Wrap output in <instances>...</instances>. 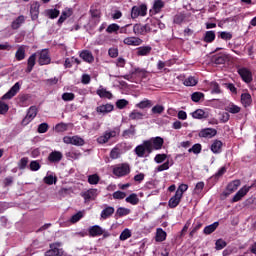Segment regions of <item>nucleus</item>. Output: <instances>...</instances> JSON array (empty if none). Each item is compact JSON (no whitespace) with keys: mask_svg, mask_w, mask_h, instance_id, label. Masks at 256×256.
Segmentation results:
<instances>
[{"mask_svg":"<svg viewBox=\"0 0 256 256\" xmlns=\"http://www.w3.org/2000/svg\"><path fill=\"white\" fill-rule=\"evenodd\" d=\"M121 133V127L117 126L113 129L106 130L102 136L97 138V143L100 145H105V143H109V139H113L115 137H119Z\"/></svg>","mask_w":256,"mask_h":256,"instance_id":"f257e3e1","label":"nucleus"},{"mask_svg":"<svg viewBox=\"0 0 256 256\" xmlns=\"http://www.w3.org/2000/svg\"><path fill=\"white\" fill-rule=\"evenodd\" d=\"M113 175L116 177H127L131 173V166L129 163H121L113 166Z\"/></svg>","mask_w":256,"mask_h":256,"instance_id":"f03ea898","label":"nucleus"},{"mask_svg":"<svg viewBox=\"0 0 256 256\" xmlns=\"http://www.w3.org/2000/svg\"><path fill=\"white\" fill-rule=\"evenodd\" d=\"M164 143L165 141L163 138L158 136L150 140H146V147L151 151V153H153V151H159V149H162Z\"/></svg>","mask_w":256,"mask_h":256,"instance_id":"7ed1b4c3","label":"nucleus"},{"mask_svg":"<svg viewBox=\"0 0 256 256\" xmlns=\"http://www.w3.org/2000/svg\"><path fill=\"white\" fill-rule=\"evenodd\" d=\"M147 15V6L145 4H142L140 6H134L131 10V18L137 19V17H145Z\"/></svg>","mask_w":256,"mask_h":256,"instance_id":"20e7f679","label":"nucleus"},{"mask_svg":"<svg viewBox=\"0 0 256 256\" xmlns=\"http://www.w3.org/2000/svg\"><path fill=\"white\" fill-rule=\"evenodd\" d=\"M37 113H39V110L37 109V106H31L28 109L26 117L22 120V125H29L35 117H37Z\"/></svg>","mask_w":256,"mask_h":256,"instance_id":"39448f33","label":"nucleus"},{"mask_svg":"<svg viewBox=\"0 0 256 256\" xmlns=\"http://www.w3.org/2000/svg\"><path fill=\"white\" fill-rule=\"evenodd\" d=\"M20 89H21V84L19 82H16L10 88V90L2 96V98H1L2 101H6L8 99H13V97H15V95H17V93H19Z\"/></svg>","mask_w":256,"mask_h":256,"instance_id":"423d86ee","label":"nucleus"},{"mask_svg":"<svg viewBox=\"0 0 256 256\" xmlns=\"http://www.w3.org/2000/svg\"><path fill=\"white\" fill-rule=\"evenodd\" d=\"M238 75H240L241 79L244 81V83H251L253 81V74L251 73V70L242 67L237 70Z\"/></svg>","mask_w":256,"mask_h":256,"instance_id":"0eeeda50","label":"nucleus"},{"mask_svg":"<svg viewBox=\"0 0 256 256\" xmlns=\"http://www.w3.org/2000/svg\"><path fill=\"white\" fill-rule=\"evenodd\" d=\"M134 152L137 157H147V155H151V151L149 150V148H147V141H144L142 144L136 146Z\"/></svg>","mask_w":256,"mask_h":256,"instance_id":"6e6552de","label":"nucleus"},{"mask_svg":"<svg viewBox=\"0 0 256 256\" xmlns=\"http://www.w3.org/2000/svg\"><path fill=\"white\" fill-rule=\"evenodd\" d=\"M133 33L136 35H147V33H151V26L149 24H135L133 26Z\"/></svg>","mask_w":256,"mask_h":256,"instance_id":"1a4fd4ad","label":"nucleus"},{"mask_svg":"<svg viewBox=\"0 0 256 256\" xmlns=\"http://www.w3.org/2000/svg\"><path fill=\"white\" fill-rule=\"evenodd\" d=\"M51 63V56H49V50L43 49L39 52L38 64L40 66L49 65Z\"/></svg>","mask_w":256,"mask_h":256,"instance_id":"9d476101","label":"nucleus"},{"mask_svg":"<svg viewBox=\"0 0 256 256\" xmlns=\"http://www.w3.org/2000/svg\"><path fill=\"white\" fill-rule=\"evenodd\" d=\"M60 247L59 243L50 244V249L46 251L45 256H63V250Z\"/></svg>","mask_w":256,"mask_h":256,"instance_id":"9b49d317","label":"nucleus"},{"mask_svg":"<svg viewBox=\"0 0 256 256\" xmlns=\"http://www.w3.org/2000/svg\"><path fill=\"white\" fill-rule=\"evenodd\" d=\"M215 135H217V129L214 128H204L198 133V136L204 139H213Z\"/></svg>","mask_w":256,"mask_h":256,"instance_id":"f8f14e48","label":"nucleus"},{"mask_svg":"<svg viewBox=\"0 0 256 256\" xmlns=\"http://www.w3.org/2000/svg\"><path fill=\"white\" fill-rule=\"evenodd\" d=\"M124 45H130L132 47H139V45H143V41L139 37L130 36L126 37L123 40Z\"/></svg>","mask_w":256,"mask_h":256,"instance_id":"ddd939ff","label":"nucleus"},{"mask_svg":"<svg viewBox=\"0 0 256 256\" xmlns=\"http://www.w3.org/2000/svg\"><path fill=\"white\" fill-rule=\"evenodd\" d=\"M251 187L250 186H244L242 187L233 197L232 202L233 203H237V201H241V199H243V197H245L247 195V193H249Z\"/></svg>","mask_w":256,"mask_h":256,"instance_id":"4468645a","label":"nucleus"},{"mask_svg":"<svg viewBox=\"0 0 256 256\" xmlns=\"http://www.w3.org/2000/svg\"><path fill=\"white\" fill-rule=\"evenodd\" d=\"M115 213V208L113 206L104 205L103 210L101 211L100 217L104 221L109 219Z\"/></svg>","mask_w":256,"mask_h":256,"instance_id":"2eb2a0df","label":"nucleus"},{"mask_svg":"<svg viewBox=\"0 0 256 256\" xmlns=\"http://www.w3.org/2000/svg\"><path fill=\"white\" fill-rule=\"evenodd\" d=\"M80 59L85 61V63H93L95 61V57L93 56V53L89 50H82L79 53Z\"/></svg>","mask_w":256,"mask_h":256,"instance_id":"dca6fc26","label":"nucleus"},{"mask_svg":"<svg viewBox=\"0 0 256 256\" xmlns=\"http://www.w3.org/2000/svg\"><path fill=\"white\" fill-rule=\"evenodd\" d=\"M39 7H41V4L39 2L32 3L30 7L32 21H36V19H39Z\"/></svg>","mask_w":256,"mask_h":256,"instance_id":"f3484780","label":"nucleus"},{"mask_svg":"<svg viewBox=\"0 0 256 256\" xmlns=\"http://www.w3.org/2000/svg\"><path fill=\"white\" fill-rule=\"evenodd\" d=\"M65 143H70V145L83 146L85 145V140L79 136L66 137Z\"/></svg>","mask_w":256,"mask_h":256,"instance_id":"a211bd4d","label":"nucleus"},{"mask_svg":"<svg viewBox=\"0 0 256 256\" xmlns=\"http://www.w3.org/2000/svg\"><path fill=\"white\" fill-rule=\"evenodd\" d=\"M88 232L90 237H100V235H103V233H105V230L99 225H94L89 228Z\"/></svg>","mask_w":256,"mask_h":256,"instance_id":"6ab92c4d","label":"nucleus"},{"mask_svg":"<svg viewBox=\"0 0 256 256\" xmlns=\"http://www.w3.org/2000/svg\"><path fill=\"white\" fill-rule=\"evenodd\" d=\"M26 50H27V46H25V45H21L18 47V49L16 50V53H15L16 61H23V59H25V57H27Z\"/></svg>","mask_w":256,"mask_h":256,"instance_id":"aec40b11","label":"nucleus"},{"mask_svg":"<svg viewBox=\"0 0 256 256\" xmlns=\"http://www.w3.org/2000/svg\"><path fill=\"white\" fill-rule=\"evenodd\" d=\"M37 63V53H33L27 60V68L26 73H31L33 71V67H35Z\"/></svg>","mask_w":256,"mask_h":256,"instance_id":"412c9836","label":"nucleus"},{"mask_svg":"<svg viewBox=\"0 0 256 256\" xmlns=\"http://www.w3.org/2000/svg\"><path fill=\"white\" fill-rule=\"evenodd\" d=\"M181 199H183V197L179 194H176L175 192L174 196H172L168 201V206L170 207V209H175V207L179 206V203H181Z\"/></svg>","mask_w":256,"mask_h":256,"instance_id":"4be33fe9","label":"nucleus"},{"mask_svg":"<svg viewBox=\"0 0 256 256\" xmlns=\"http://www.w3.org/2000/svg\"><path fill=\"white\" fill-rule=\"evenodd\" d=\"M114 106L112 104H104L100 105L96 108L97 113L100 115H107V113H111L113 111Z\"/></svg>","mask_w":256,"mask_h":256,"instance_id":"5701e85b","label":"nucleus"},{"mask_svg":"<svg viewBox=\"0 0 256 256\" xmlns=\"http://www.w3.org/2000/svg\"><path fill=\"white\" fill-rule=\"evenodd\" d=\"M212 153L219 155L223 149V142L221 140H214L210 147Z\"/></svg>","mask_w":256,"mask_h":256,"instance_id":"b1692460","label":"nucleus"},{"mask_svg":"<svg viewBox=\"0 0 256 256\" xmlns=\"http://www.w3.org/2000/svg\"><path fill=\"white\" fill-rule=\"evenodd\" d=\"M63 159V153L59 151H53L48 156L49 163H59Z\"/></svg>","mask_w":256,"mask_h":256,"instance_id":"393cba45","label":"nucleus"},{"mask_svg":"<svg viewBox=\"0 0 256 256\" xmlns=\"http://www.w3.org/2000/svg\"><path fill=\"white\" fill-rule=\"evenodd\" d=\"M85 201H94L97 198V189H90L82 194Z\"/></svg>","mask_w":256,"mask_h":256,"instance_id":"a878e982","label":"nucleus"},{"mask_svg":"<svg viewBox=\"0 0 256 256\" xmlns=\"http://www.w3.org/2000/svg\"><path fill=\"white\" fill-rule=\"evenodd\" d=\"M152 49L153 48H151V46L138 47L136 50V55H138V57H145L151 53Z\"/></svg>","mask_w":256,"mask_h":256,"instance_id":"bb28decb","label":"nucleus"},{"mask_svg":"<svg viewBox=\"0 0 256 256\" xmlns=\"http://www.w3.org/2000/svg\"><path fill=\"white\" fill-rule=\"evenodd\" d=\"M97 95L101 97V99H113V94L110 91H107V89L100 87L96 91Z\"/></svg>","mask_w":256,"mask_h":256,"instance_id":"cd10ccee","label":"nucleus"},{"mask_svg":"<svg viewBox=\"0 0 256 256\" xmlns=\"http://www.w3.org/2000/svg\"><path fill=\"white\" fill-rule=\"evenodd\" d=\"M23 23H25V16L20 15L11 23V29L16 31Z\"/></svg>","mask_w":256,"mask_h":256,"instance_id":"c85d7f7f","label":"nucleus"},{"mask_svg":"<svg viewBox=\"0 0 256 256\" xmlns=\"http://www.w3.org/2000/svg\"><path fill=\"white\" fill-rule=\"evenodd\" d=\"M129 119L132 121H141L145 119V114H143V112H139L138 110H133L129 114Z\"/></svg>","mask_w":256,"mask_h":256,"instance_id":"c756f323","label":"nucleus"},{"mask_svg":"<svg viewBox=\"0 0 256 256\" xmlns=\"http://www.w3.org/2000/svg\"><path fill=\"white\" fill-rule=\"evenodd\" d=\"M229 61V55L227 54H220L214 57V63L216 65H225Z\"/></svg>","mask_w":256,"mask_h":256,"instance_id":"7c9ffc66","label":"nucleus"},{"mask_svg":"<svg viewBox=\"0 0 256 256\" xmlns=\"http://www.w3.org/2000/svg\"><path fill=\"white\" fill-rule=\"evenodd\" d=\"M136 133L137 130L135 129V125H131L129 129L123 131L122 137H124L125 139H129L131 137H135Z\"/></svg>","mask_w":256,"mask_h":256,"instance_id":"2f4dec72","label":"nucleus"},{"mask_svg":"<svg viewBox=\"0 0 256 256\" xmlns=\"http://www.w3.org/2000/svg\"><path fill=\"white\" fill-rule=\"evenodd\" d=\"M147 71L145 68H134L130 71V75H137L138 77H142L145 79L147 77Z\"/></svg>","mask_w":256,"mask_h":256,"instance_id":"473e14b6","label":"nucleus"},{"mask_svg":"<svg viewBox=\"0 0 256 256\" xmlns=\"http://www.w3.org/2000/svg\"><path fill=\"white\" fill-rule=\"evenodd\" d=\"M155 239L158 243H162V241H165V239H167V232H165L162 228H158L156 230Z\"/></svg>","mask_w":256,"mask_h":256,"instance_id":"72a5a7b5","label":"nucleus"},{"mask_svg":"<svg viewBox=\"0 0 256 256\" xmlns=\"http://www.w3.org/2000/svg\"><path fill=\"white\" fill-rule=\"evenodd\" d=\"M217 227H219V222H214L208 226H206L203 230V233L205 235H211V233H214V231L217 230Z\"/></svg>","mask_w":256,"mask_h":256,"instance_id":"f704fd0d","label":"nucleus"},{"mask_svg":"<svg viewBox=\"0 0 256 256\" xmlns=\"http://www.w3.org/2000/svg\"><path fill=\"white\" fill-rule=\"evenodd\" d=\"M193 119H207L209 117L208 114L205 113L203 109H197L192 113Z\"/></svg>","mask_w":256,"mask_h":256,"instance_id":"c9c22d12","label":"nucleus"},{"mask_svg":"<svg viewBox=\"0 0 256 256\" xmlns=\"http://www.w3.org/2000/svg\"><path fill=\"white\" fill-rule=\"evenodd\" d=\"M240 185L241 181L234 180L227 185V191H229V193H233L234 191H237Z\"/></svg>","mask_w":256,"mask_h":256,"instance_id":"e433bc0d","label":"nucleus"},{"mask_svg":"<svg viewBox=\"0 0 256 256\" xmlns=\"http://www.w3.org/2000/svg\"><path fill=\"white\" fill-rule=\"evenodd\" d=\"M241 102H242V105H244V107H249V105H251L252 103L251 94L243 93L241 95Z\"/></svg>","mask_w":256,"mask_h":256,"instance_id":"4c0bfd02","label":"nucleus"},{"mask_svg":"<svg viewBox=\"0 0 256 256\" xmlns=\"http://www.w3.org/2000/svg\"><path fill=\"white\" fill-rule=\"evenodd\" d=\"M126 203H130V205H138L139 204V197L137 194L132 193L125 199Z\"/></svg>","mask_w":256,"mask_h":256,"instance_id":"58836bf2","label":"nucleus"},{"mask_svg":"<svg viewBox=\"0 0 256 256\" xmlns=\"http://www.w3.org/2000/svg\"><path fill=\"white\" fill-rule=\"evenodd\" d=\"M215 37V31H206L204 34V41L205 43H213Z\"/></svg>","mask_w":256,"mask_h":256,"instance_id":"ea45409f","label":"nucleus"},{"mask_svg":"<svg viewBox=\"0 0 256 256\" xmlns=\"http://www.w3.org/2000/svg\"><path fill=\"white\" fill-rule=\"evenodd\" d=\"M198 81L195 77L193 76H189L188 78H186L183 82V85H185L186 87H195V85H197Z\"/></svg>","mask_w":256,"mask_h":256,"instance_id":"a19ab883","label":"nucleus"},{"mask_svg":"<svg viewBox=\"0 0 256 256\" xmlns=\"http://www.w3.org/2000/svg\"><path fill=\"white\" fill-rule=\"evenodd\" d=\"M153 104L151 103V100L149 99H144L141 102H139L138 104H136V107L138 109H147L149 107H151Z\"/></svg>","mask_w":256,"mask_h":256,"instance_id":"79ce46f5","label":"nucleus"},{"mask_svg":"<svg viewBox=\"0 0 256 256\" xmlns=\"http://www.w3.org/2000/svg\"><path fill=\"white\" fill-rule=\"evenodd\" d=\"M131 213V209L125 208V207H119L116 210V216L118 217H125Z\"/></svg>","mask_w":256,"mask_h":256,"instance_id":"37998d69","label":"nucleus"},{"mask_svg":"<svg viewBox=\"0 0 256 256\" xmlns=\"http://www.w3.org/2000/svg\"><path fill=\"white\" fill-rule=\"evenodd\" d=\"M131 235H132L131 230H129V228H125L121 232L119 239L120 241H127V239L131 238Z\"/></svg>","mask_w":256,"mask_h":256,"instance_id":"c03bdc74","label":"nucleus"},{"mask_svg":"<svg viewBox=\"0 0 256 256\" xmlns=\"http://www.w3.org/2000/svg\"><path fill=\"white\" fill-rule=\"evenodd\" d=\"M191 99L194 103H199L202 99H205V94L202 92H194L191 95Z\"/></svg>","mask_w":256,"mask_h":256,"instance_id":"a18cd8bd","label":"nucleus"},{"mask_svg":"<svg viewBox=\"0 0 256 256\" xmlns=\"http://www.w3.org/2000/svg\"><path fill=\"white\" fill-rule=\"evenodd\" d=\"M226 111H228V113H232V114H237L241 112V107L235 105V104H230L226 107Z\"/></svg>","mask_w":256,"mask_h":256,"instance_id":"49530a36","label":"nucleus"},{"mask_svg":"<svg viewBox=\"0 0 256 256\" xmlns=\"http://www.w3.org/2000/svg\"><path fill=\"white\" fill-rule=\"evenodd\" d=\"M189 189V185L187 184H180L176 190V194L179 195L180 197H183V194Z\"/></svg>","mask_w":256,"mask_h":256,"instance_id":"de8ad7c7","label":"nucleus"},{"mask_svg":"<svg viewBox=\"0 0 256 256\" xmlns=\"http://www.w3.org/2000/svg\"><path fill=\"white\" fill-rule=\"evenodd\" d=\"M203 189H205V183L198 182L194 188V195H201V193H203Z\"/></svg>","mask_w":256,"mask_h":256,"instance_id":"09e8293b","label":"nucleus"},{"mask_svg":"<svg viewBox=\"0 0 256 256\" xmlns=\"http://www.w3.org/2000/svg\"><path fill=\"white\" fill-rule=\"evenodd\" d=\"M210 90H211V93L216 95H219V93H221V88L219 87V84L217 82L210 83Z\"/></svg>","mask_w":256,"mask_h":256,"instance_id":"8fccbe9b","label":"nucleus"},{"mask_svg":"<svg viewBox=\"0 0 256 256\" xmlns=\"http://www.w3.org/2000/svg\"><path fill=\"white\" fill-rule=\"evenodd\" d=\"M101 178H99V175L97 174H92L90 176H88V183L90 185H97L99 183Z\"/></svg>","mask_w":256,"mask_h":256,"instance_id":"3c124183","label":"nucleus"},{"mask_svg":"<svg viewBox=\"0 0 256 256\" xmlns=\"http://www.w3.org/2000/svg\"><path fill=\"white\" fill-rule=\"evenodd\" d=\"M223 39V41H231L233 39V34L231 32L223 31L219 32V36Z\"/></svg>","mask_w":256,"mask_h":256,"instance_id":"603ef678","label":"nucleus"},{"mask_svg":"<svg viewBox=\"0 0 256 256\" xmlns=\"http://www.w3.org/2000/svg\"><path fill=\"white\" fill-rule=\"evenodd\" d=\"M174 23H176V25H181V23H183V21H185V14L183 13H178L174 16Z\"/></svg>","mask_w":256,"mask_h":256,"instance_id":"864d4df0","label":"nucleus"},{"mask_svg":"<svg viewBox=\"0 0 256 256\" xmlns=\"http://www.w3.org/2000/svg\"><path fill=\"white\" fill-rule=\"evenodd\" d=\"M162 7H165V3H163V1L156 0L154 2L153 9H154L155 13H159V11H161Z\"/></svg>","mask_w":256,"mask_h":256,"instance_id":"5fc2aeb1","label":"nucleus"},{"mask_svg":"<svg viewBox=\"0 0 256 256\" xmlns=\"http://www.w3.org/2000/svg\"><path fill=\"white\" fill-rule=\"evenodd\" d=\"M29 167L31 171H39V169H41V164L37 160H32Z\"/></svg>","mask_w":256,"mask_h":256,"instance_id":"6e6d98bb","label":"nucleus"},{"mask_svg":"<svg viewBox=\"0 0 256 256\" xmlns=\"http://www.w3.org/2000/svg\"><path fill=\"white\" fill-rule=\"evenodd\" d=\"M110 157L112 159H119L121 157V150L117 147L113 148L110 152Z\"/></svg>","mask_w":256,"mask_h":256,"instance_id":"4d7b16f0","label":"nucleus"},{"mask_svg":"<svg viewBox=\"0 0 256 256\" xmlns=\"http://www.w3.org/2000/svg\"><path fill=\"white\" fill-rule=\"evenodd\" d=\"M120 27H119V24H110L107 29H106V32L107 33H117V31H119Z\"/></svg>","mask_w":256,"mask_h":256,"instance_id":"13d9d810","label":"nucleus"},{"mask_svg":"<svg viewBox=\"0 0 256 256\" xmlns=\"http://www.w3.org/2000/svg\"><path fill=\"white\" fill-rule=\"evenodd\" d=\"M215 245H216V250L221 251V249H225V247H227V242H225L223 239H218Z\"/></svg>","mask_w":256,"mask_h":256,"instance_id":"bf43d9fd","label":"nucleus"},{"mask_svg":"<svg viewBox=\"0 0 256 256\" xmlns=\"http://www.w3.org/2000/svg\"><path fill=\"white\" fill-rule=\"evenodd\" d=\"M9 111V105L0 100V115H5Z\"/></svg>","mask_w":256,"mask_h":256,"instance_id":"052dcab7","label":"nucleus"},{"mask_svg":"<svg viewBox=\"0 0 256 256\" xmlns=\"http://www.w3.org/2000/svg\"><path fill=\"white\" fill-rule=\"evenodd\" d=\"M44 183L46 185H53V183H57V178L53 177V175L46 176L44 177Z\"/></svg>","mask_w":256,"mask_h":256,"instance_id":"680f3d73","label":"nucleus"},{"mask_svg":"<svg viewBox=\"0 0 256 256\" xmlns=\"http://www.w3.org/2000/svg\"><path fill=\"white\" fill-rule=\"evenodd\" d=\"M81 219H83V212H78L71 217L70 223H77L81 221Z\"/></svg>","mask_w":256,"mask_h":256,"instance_id":"e2e57ef3","label":"nucleus"},{"mask_svg":"<svg viewBox=\"0 0 256 256\" xmlns=\"http://www.w3.org/2000/svg\"><path fill=\"white\" fill-rule=\"evenodd\" d=\"M189 153H194L195 155H199L201 153V144H194L189 150Z\"/></svg>","mask_w":256,"mask_h":256,"instance_id":"0e129e2a","label":"nucleus"},{"mask_svg":"<svg viewBox=\"0 0 256 256\" xmlns=\"http://www.w3.org/2000/svg\"><path fill=\"white\" fill-rule=\"evenodd\" d=\"M163 111H165V107L163 105H156L152 108V113H154V115H161Z\"/></svg>","mask_w":256,"mask_h":256,"instance_id":"69168bd1","label":"nucleus"},{"mask_svg":"<svg viewBox=\"0 0 256 256\" xmlns=\"http://www.w3.org/2000/svg\"><path fill=\"white\" fill-rule=\"evenodd\" d=\"M28 163H29V158L27 157L21 158L18 164L19 169L21 170L26 169Z\"/></svg>","mask_w":256,"mask_h":256,"instance_id":"338daca9","label":"nucleus"},{"mask_svg":"<svg viewBox=\"0 0 256 256\" xmlns=\"http://www.w3.org/2000/svg\"><path fill=\"white\" fill-rule=\"evenodd\" d=\"M38 133H47V131H49V124L47 123H41L39 126H38Z\"/></svg>","mask_w":256,"mask_h":256,"instance_id":"774afa93","label":"nucleus"}]
</instances>
